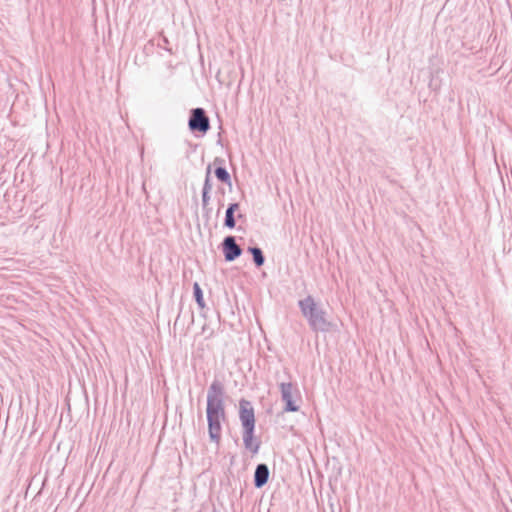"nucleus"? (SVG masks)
Segmentation results:
<instances>
[{"mask_svg": "<svg viewBox=\"0 0 512 512\" xmlns=\"http://www.w3.org/2000/svg\"><path fill=\"white\" fill-rule=\"evenodd\" d=\"M224 252H225V259L227 261H232L241 254V249L235 243V240L233 237H227L224 240Z\"/></svg>", "mask_w": 512, "mask_h": 512, "instance_id": "423d86ee", "label": "nucleus"}, {"mask_svg": "<svg viewBox=\"0 0 512 512\" xmlns=\"http://www.w3.org/2000/svg\"><path fill=\"white\" fill-rule=\"evenodd\" d=\"M243 440L246 449L253 454L258 452L259 443L254 438V429H244Z\"/></svg>", "mask_w": 512, "mask_h": 512, "instance_id": "0eeeda50", "label": "nucleus"}, {"mask_svg": "<svg viewBox=\"0 0 512 512\" xmlns=\"http://www.w3.org/2000/svg\"><path fill=\"white\" fill-rule=\"evenodd\" d=\"M189 127L193 131L205 133L209 129V119L201 108L194 109L189 120Z\"/></svg>", "mask_w": 512, "mask_h": 512, "instance_id": "39448f33", "label": "nucleus"}, {"mask_svg": "<svg viewBox=\"0 0 512 512\" xmlns=\"http://www.w3.org/2000/svg\"><path fill=\"white\" fill-rule=\"evenodd\" d=\"M269 471L266 465L260 464L255 471V486L262 487L268 480Z\"/></svg>", "mask_w": 512, "mask_h": 512, "instance_id": "6e6552de", "label": "nucleus"}, {"mask_svg": "<svg viewBox=\"0 0 512 512\" xmlns=\"http://www.w3.org/2000/svg\"><path fill=\"white\" fill-rule=\"evenodd\" d=\"M239 417L243 429H254L255 427V413L251 403L242 399L239 403Z\"/></svg>", "mask_w": 512, "mask_h": 512, "instance_id": "20e7f679", "label": "nucleus"}, {"mask_svg": "<svg viewBox=\"0 0 512 512\" xmlns=\"http://www.w3.org/2000/svg\"><path fill=\"white\" fill-rule=\"evenodd\" d=\"M193 289H194L195 299H196L198 305L201 308H204L205 303H204L203 294H202V291H201V288H200L199 284L198 283H194Z\"/></svg>", "mask_w": 512, "mask_h": 512, "instance_id": "9b49d317", "label": "nucleus"}, {"mask_svg": "<svg viewBox=\"0 0 512 512\" xmlns=\"http://www.w3.org/2000/svg\"><path fill=\"white\" fill-rule=\"evenodd\" d=\"M209 173H210V168H208V173H207L204 190H203V202L204 203L207 202V199H208L207 194H208L209 190L211 189V186L209 184Z\"/></svg>", "mask_w": 512, "mask_h": 512, "instance_id": "ddd939ff", "label": "nucleus"}, {"mask_svg": "<svg viewBox=\"0 0 512 512\" xmlns=\"http://www.w3.org/2000/svg\"><path fill=\"white\" fill-rule=\"evenodd\" d=\"M239 209V205L237 203L231 204L226 211L225 225L229 228L235 227V220L233 217V213Z\"/></svg>", "mask_w": 512, "mask_h": 512, "instance_id": "1a4fd4ad", "label": "nucleus"}, {"mask_svg": "<svg viewBox=\"0 0 512 512\" xmlns=\"http://www.w3.org/2000/svg\"><path fill=\"white\" fill-rule=\"evenodd\" d=\"M302 313L309 319L312 326L316 329L323 328L326 324L324 312L318 311L312 297L300 301Z\"/></svg>", "mask_w": 512, "mask_h": 512, "instance_id": "f03ea898", "label": "nucleus"}, {"mask_svg": "<svg viewBox=\"0 0 512 512\" xmlns=\"http://www.w3.org/2000/svg\"><path fill=\"white\" fill-rule=\"evenodd\" d=\"M215 175L216 177L223 183H229L230 182V175L227 172V170L223 167H217L215 169Z\"/></svg>", "mask_w": 512, "mask_h": 512, "instance_id": "9d476101", "label": "nucleus"}, {"mask_svg": "<svg viewBox=\"0 0 512 512\" xmlns=\"http://www.w3.org/2000/svg\"><path fill=\"white\" fill-rule=\"evenodd\" d=\"M223 386L214 381L207 395V420L209 436L212 441L219 444L221 439V423L225 420V409L222 400Z\"/></svg>", "mask_w": 512, "mask_h": 512, "instance_id": "f257e3e1", "label": "nucleus"}, {"mask_svg": "<svg viewBox=\"0 0 512 512\" xmlns=\"http://www.w3.org/2000/svg\"><path fill=\"white\" fill-rule=\"evenodd\" d=\"M282 399L285 402V411L296 412L299 407L296 405L294 398H299L298 390L293 386L292 383H282L280 385Z\"/></svg>", "mask_w": 512, "mask_h": 512, "instance_id": "7ed1b4c3", "label": "nucleus"}, {"mask_svg": "<svg viewBox=\"0 0 512 512\" xmlns=\"http://www.w3.org/2000/svg\"><path fill=\"white\" fill-rule=\"evenodd\" d=\"M250 251L253 255V259H254V262L256 263V265L257 266L263 265L264 257L262 255V251L259 248H251Z\"/></svg>", "mask_w": 512, "mask_h": 512, "instance_id": "f8f14e48", "label": "nucleus"}]
</instances>
